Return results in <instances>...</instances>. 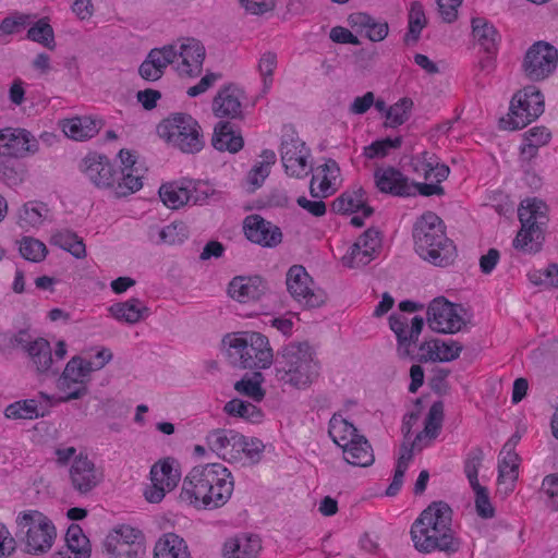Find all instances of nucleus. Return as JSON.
<instances>
[{"mask_svg":"<svg viewBox=\"0 0 558 558\" xmlns=\"http://www.w3.org/2000/svg\"><path fill=\"white\" fill-rule=\"evenodd\" d=\"M104 549L109 558H144L146 555L145 542L134 539L125 544V542L119 543V539L106 537Z\"/></svg>","mask_w":558,"mask_h":558,"instance_id":"39","label":"nucleus"},{"mask_svg":"<svg viewBox=\"0 0 558 558\" xmlns=\"http://www.w3.org/2000/svg\"><path fill=\"white\" fill-rule=\"evenodd\" d=\"M173 458H165L156 462L150 469L151 485L146 487L144 496L148 502H160L167 492H171L179 483L181 473L174 468Z\"/></svg>","mask_w":558,"mask_h":558,"instance_id":"15","label":"nucleus"},{"mask_svg":"<svg viewBox=\"0 0 558 558\" xmlns=\"http://www.w3.org/2000/svg\"><path fill=\"white\" fill-rule=\"evenodd\" d=\"M427 25V20L423 5L418 1H414L411 4L408 15V32L404 35L403 41L405 45H415L420 37L423 28Z\"/></svg>","mask_w":558,"mask_h":558,"instance_id":"42","label":"nucleus"},{"mask_svg":"<svg viewBox=\"0 0 558 558\" xmlns=\"http://www.w3.org/2000/svg\"><path fill=\"white\" fill-rule=\"evenodd\" d=\"M286 284L293 300L304 308H317L326 303L327 294L323 289L313 287V278L302 265H293L288 269Z\"/></svg>","mask_w":558,"mask_h":558,"instance_id":"9","label":"nucleus"},{"mask_svg":"<svg viewBox=\"0 0 558 558\" xmlns=\"http://www.w3.org/2000/svg\"><path fill=\"white\" fill-rule=\"evenodd\" d=\"M471 487L475 493V508L477 514L483 519L493 518L495 510L490 504L487 488L481 484H478V486Z\"/></svg>","mask_w":558,"mask_h":558,"instance_id":"60","label":"nucleus"},{"mask_svg":"<svg viewBox=\"0 0 558 558\" xmlns=\"http://www.w3.org/2000/svg\"><path fill=\"white\" fill-rule=\"evenodd\" d=\"M225 412L230 416L243 418L250 423H260L264 417V413L257 405L241 400L232 399L225 404Z\"/></svg>","mask_w":558,"mask_h":558,"instance_id":"45","label":"nucleus"},{"mask_svg":"<svg viewBox=\"0 0 558 558\" xmlns=\"http://www.w3.org/2000/svg\"><path fill=\"white\" fill-rule=\"evenodd\" d=\"M547 213L548 206L537 197H527L521 201L518 208V217L521 225L539 226L541 229L547 228L549 220Z\"/></svg>","mask_w":558,"mask_h":558,"instance_id":"30","label":"nucleus"},{"mask_svg":"<svg viewBox=\"0 0 558 558\" xmlns=\"http://www.w3.org/2000/svg\"><path fill=\"white\" fill-rule=\"evenodd\" d=\"M109 313L118 322L134 325L149 316V308L138 298H131L124 302L112 304Z\"/></svg>","mask_w":558,"mask_h":558,"instance_id":"31","label":"nucleus"},{"mask_svg":"<svg viewBox=\"0 0 558 558\" xmlns=\"http://www.w3.org/2000/svg\"><path fill=\"white\" fill-rule=\"evenodd\" d=\"M472 33L487 54L496 53L500 36L492 23L484 17H473Z\"/></svg>","mask_w":558,"mask_h":558,"instance_id":"37","label":"nucleus"},{"mask_svg":"<svg viewBox=\"0 0 558 558\" xmlns=\"http://www.w3.org/2000/svg\"><path fill=\"white\" fill-rule=\"evenodd\" d=\"M31 23V16L27 14H15L3 19L0 23V31L3 34L11 35L20 32Z\"/></svg>","mask_w":558,"mask_h":558,"instance_id":"62","label":"nucleus"},{"mask_svg":"<svg viewBox=\"0 0 558 558\" xmlns=\"http://www.w3.org/2000/svg\"><path fill=\"white\" fill-rule=\"evenodd\" d=\"M134 172L135 171H125L120 173L119 180L117 181V195L125 196L142 189V178L138 174H134Z\"/></svg>","mask_w":558,"mask_h":558,"instance_id":"59","label":"nucleus"},{"mask_svg":"<svg viewBox=\"0 0 558 558\" xmlns=\"http://www.w3.org/2000/svg\"><path fill=\"white\" fill-rule=\"evenodd\" d=\"M10 344L24 351L37 374H57V371L52 369V349L47 339L41 337L33 339L27 329H21L12 335Z\"/></svg>","mask_w":558,"mask_h":558,"instance_id":"12","label":"nucleus"},{"mask_svg":"<svg viewBox=\"0 0 558 558\" xmlns=\"http://www.w3.org/2000/svg\"><path fill=\"white\" fill-rule=\"evenodd\" d=\"M484 459V451L481 447L472 448L464 461V473L471 486H478V469Z\"/></svg>","mask_w":558,"mask_h":558,"instance_id":"55","label":"nucleus"},{"mask_svg":"<svg viewBox=\"0 0 558 558\" xmlns=\"http://www.w3.org/2000/svg\"><path fill=\"white\" fill-rule=\"evenodd\" d=\"M94 372L92 361L84 360L75 355L65 365L64 371L58 378L57 386L59 390H65L75 386V390L57 399V402H69L71 400L81 399L87 395V384L90 374Z\"/></svg>","mask_w":558,"mask_h":558,"instance_id":"13","label":"nucleus"},{"mask_svg":"<svg viewBox=\"0 0 558 558\" xmlns=\"http://www.w3.org/2000/svg\"><path fill=\"white\" fill-rule=\"evenodd\" d=\"M444 420V403L442 401H435L425 418V426L423 432L418 433L415 439L410 444L412 447L417 446L424 437H428L429 439H435L439 430L441 428V423Z\"/></svg>","mask_w":558,"mask_h":558,"instance_id":"43","label":"nucleus"},{"mask_svg":"<svg viewBox=\"0 0 558 558\" xmlns=\"http://www.w3.org/2000/svg\"><path fill=\"white\" fill-rule=\"evenodd\" d=\"M318 374V361L308 342H290L277 352L275 360L277 381L296 389H304Z\"/></svg>","mask_w":558,"mask_h":558,"instance_id":"4","label":"nucleus"},{"mask_svg":"<svg viewBox=\"0 0 558 558\" xmlns=\"http://www.w3.org/2000/svg\"><path fill=\"white\" fill-rule=\"evenodd\" d=\"M545 231L546 229H541L539 226L521 225L520 230L512 241L513 248L526 255L539 253L545 242Z\"/></svg>","mask_w":558,"mask_h":558,"instance_id":"29","label":"nucleus"},{"mask_svg":"<svg viewBox=\"0 0 558 558\" xmlns=\"http://www.w3.org/2000/svg\"><path fill=\"white\" fill-rule=\"evenodd\" d=\"M331 209L343 215L362 210L364 217H369L374 213V209L366 205L365 191L362 187L342 193L332 202Z\"/></svg>","mask_w":558,"mask_h":558,"instance_id":"33","label":"nucleus"},{"mask_svg":"<svg viewBox=\"0 0 558 558\" xmlns=\"http://www.w3.org/2000/svg\"><path fill=\"white\" fill-rule=\"evenodd\" d=\"M376 187L386 194L393 196H413V189L409 179L393 167L377 168L374 172Z\"/></svg>","mask_w":558,"mask_h":558,"instance_id":"24","label":"nucleus"},{"mask_svg":"<svg viewBox=\"0 0 558 558\" xmlns=\"http://www.w3.org/2000/svg\"><path fill=\"white\" fill-rule=\"evenodd\" d=\"M415 171H422L425 180L442 182L450 173L447 165L441 163L439 158L429 151H423L418 157V163L415 166Z\"/></svg>","mask_w":558,"mask_h":558,"instance_id":"40","label":"nucleus"},{"mask_svg":"<svg viewBox=\"0 0 558 558\" xmlns=\"http://www.w3.org/2000/svg\"><path fill=\"white\" fill-rule=\"evenodd\" d=\"M452 513L445 501L429 504L411 526L414 548L423 554L440 551L450 556L458 553L462 543L452 529Z\"/></svg>","mask_w":558,"mask_h":558,"instance_id":"2","label":"nucleus"},{"mask_svg":"<svg viewBox=\"0 0 558 558\" xmlns=\"http://www.w3.org/2000/svg\"><path fill=\"white\" fill-rule=\"evenodd\" d=\"M280 155L286 173L291 177L303 178L312 170L308 163L311 150L294 131L282 135Z\"/></svg>","mask_w":558,"mask_h":558,"instance_id":"14","label":"nucleus"},{"mask_svg":"<svg viewBox=\"0 0 558 558\" xmlns=\"http://www.w3.org/2000/svg\"><path fill=\"white\" fill-rule=\"evenodd\" d=\"M38 141L25 129L0 130V156L22 158L38 151Z\"/></svg>","mask_w":558,"mask_h":558,"instance_id":"17","label":"nucleus"},{"mask_svg":"<svg viewBox=\"0 0 558 558\" xmlns=\"http://www.w3.org/2000/svg\"><path fill=\"white\" fill-rule=\"evenodd\" d=\"M81 170L99 189L113 186L120 177L118 168L105 155H87L82 160Z\"/></svg>","mask_w":558,"mask_h":558,"instance_id":"18","label":"nucleus"},{"mask_svg":"<svg viewBox=\"0 0 558 558\" xmlns=\"http://www.w3.org/2000/svg\"><path fill=\"white\" fill-rule=\"evenodd\" d=\"M243 228L246 239L263 247H275L282 241L280 228L259 215L247 216Z\"/></svg>","mask_w":558,"mask_h":558,"instance_id":"20","label":"nucleus"},{"mask_svg":"<svg viewBox=\"0 0 558 558\" xmlns=\"http://www.w3.org/2000/svg\"><path fill=\"white\" fill-rule=\"evenodd\" d=\"M20 253L26 260L39 263L48 254L46 245L32 236H24L20 242Z\"/></svg>","mask_w":558,"mask_h":558,"instance_id":"53","label":"nucleus"},{"mask_svg":"<svg viewBox=\"0 0 558 558\" xmlns=\"http://www.w3.org/2000/svg\"><path fill=\"white\" fill-rule=\"evenodd\" d=\"M558 50L549 43H534L525 52L522 60V71L531 82L548 78L557 69Z\"/></svg>","mask_w":558,"mask_h":558,"instance_id":"10","label":"nucleus"},{"mask_svg":"<svg viewBox=\"0 0 558 558\" xmlns=\"http://www.w3.org/2000/svg\"><path fill=\"white\" fill-rule=\"evenodd\" d=\"M159 196L162 203L171 209H178L182 207L192 198L190 190L180 186L177 183L161 185L159 189Z\"/></svg>","mask_w":558,"mask_h":558,"instance_id":"49","label":"nucleus"},{"mask_svg":"<svg viewBox=\"0 0 558 558\" xmlns=\"http://www.w3.org/2000/svg\"><path fill=\"white\" fill-rule=\"evenodd\" d=\"M171 47L175 50V70L181 76L196 77L202 73L206 50L198 39L180 38Z\"/></svg>","mask_w":558,"mask_h":558,"instance_id":"16","label":"nucleus"},{"mask_svg":"<svg viewBox=\"0 0 558 558\" xmlns=\"http://www.w3.org/2000/svg\"><path fill=\"white\" fill-rule=\"evenodd\" d=\"M230 364L242 369H265L274 363L268 338L257 331L228 333L223 337Z\"/></svg>","mask_w":558,"mask_h":558,"instance_id":"5","label":"nucleus"},{"mask_svg":"<svg viewBox=\"0 0 558 558\" xmlns=\"http://www.w3.org/2000/svg\"><path fill=\"white\" fill-rule=\"evenodd\" d=\"M264 378L260 372L253 373L252 376L245 375L241 380L234 384V389L243 396L251 398L255 402H260L265 397V390L262 388Z\"/></svg>","mask_w":558,"mask_h":558,"instance_id":"50","label":"nucleus"},{"mask_svg":"<svg viewBox=\"0 0 558 558\" xmlns=\"http://www.w3.org/2000/svg\"><path fill=\"white\" fill-rule=\"evenodd\" d=\"M244 92L233 83L222 86L213 99V112L217 118L242 119Z\"/></svg>","mask_w":558,"mask_h":558,"instance_id":"21","label":"nucleus"},{"mask_svg":"<svg viewBox=\"0 0 558 558\" xmlns=\"http://www.w3.org/2000/svg\"><path fill=\"white\" fill-rule=\"evenodd\" d=\"M150 61L159 69L165 72L169 64L177 65V54L174 48L170 45H166L161 48H154L148 52Z\"/></svg>","mask_w":558,"mask_h":558,"instance_id":"58","label":"nucleus"},{"mask_svg":"<svg viewBox=\"0 0 558 558\" xmlns=\"http://www.w3.org/2000/svg\"><path fill=\"white\" fill-rule=\"evenodd\" d=\"M148 236L157 244L178 245L189 238L187 226L182 221H174L161 229L150 228Z\"/></svg>","mask_w":558,"mask_h":558,"instance_id":"38","label":"nucleus"},{"mask_svg":"<svg viewBox=\"0 0 558 558\" xmlns=\"http://www.w3.org/2000/svg\"><path fill=\"white\" fill-rule=\"evenodd\" d=\"M414 248L417 255L437 267H448L457 257V247L446 235L445 225L433 211L424 213L413 227Z\"/></svg>","mask_w":558,"mask_h":558,"instance_id":"3","label":"nucleus"},{"mask_svg":"<svg viewBox=\"0 0 558 558\" xmlns=\"http://www.w3.org/2000/svg\"><path fill=\"white\" fill-rule=\"evenodd\" d=\"M104 126L101 119L92 117H74L62 121L63 133L74 141H87L99 133Z\"/></svg>","mask_w":558,"mask_h":558,"instance_id":"28","label":"nucleus"},{"mask_svg":"<svg viewBox=\"0 0 558 558\" xmlns=\"http://www.w3.org/2000/svg\"><path fill=\"white\" fill-rule=\"evenodd\" d=\"M468 311L461 304L449 302L444 296L434 299L427 308V324L439 333H456L466 325Z\"/></svg>","mask_w":558,"mask_h":558,"instance_id":"11","label":"nucleus"},{"mask_svg":"<svg viewBox=\"0 0 558 558\" xmlns=\"http://www.w3.org/2000/svg\"><path fill=\"white\" fill-rule=\"evenodd\" d=\"M158 135L184 154L199 153L205 140L199 123L187 113H172L157 126Z\"/></svg>","mask_w":558,"mask_h":558,"instance_id":"6","label":"nucleus"},{"mask_svg":"<svg viewBox=\"0 0 558 558\" xmlns=\"http://www.w3.org/2000/svg\"><path fill=\"white\" fill-rule=\"evenodd\" d=\"M542 490L548 496L550 506L554 510H558V475H546L542 483Z\"/></svg>","mask_w":558,"mask_h":558,"instance_id":"64","label":"nucleus"},{"mask_svg":"<svg viewBox=\"0 0 558 558\" xmlns=\"http://www.w3.org/2000/svg\"><path fill=\"white\" fill-rule=\"evenodd\" d=\"M154 558H192L185 541L174 533L163 534L156 543Z\"/></svg>","mask_w":558,"mask_h":558,"instance_id":"36","label":"nucleus"},{"mask_svg":"<svg viewBox=\"0 0 558 558\" xmlns=\"http://www.w3.org/2000/svg\"><path fill=\"white\" fill-rule=\"evenodd\" d=\"M277 66V56L274 52H265L259 62L258 71L264 77V87L269 88L272 83V74Z\"/></svg>","mask_w":558,"mask_h":558,"instance_id":"61","label":"nucleus"},{"mask_svg":"<svg viewBox=\"0 0 558 558\" xmlns=\"http://www.w3.org/2000/svg\"><path fill=\"white\" fill-rule=\"evenodd\" d=\"M37 399H23L9 404L4 410L7 418L11 420H35L44 417L49 413L52 405V397L40 391Z\"/></svg>","mask_w":558,"mask_h":558,"instance_id":"22","label":"nucleus"},{"mask_svg":"<svg viewBox=\"0 0 558 558\" xmlns=\"http://www.w3.org/2000/svg\"><path fill=\"white\" fill-rule=\"evenodd\" d=\"M66 548L75 558H89L90 547L89 539L84 535L78 524L72 523L65 533Z\"/></svg>","mask_w":558,"mask_h":558,"instance_id":"47","label":"nucleus"},{"mask_svg":"<svg viewBox=\"0 0 558 558\" xmlns=\"http://www.w3.org/2000/svg\"><path fill=\"white\" fill-rule=\"evenodd\" d=\"M262 549L260 539L256 535H240L226 541L223 558H257Z\"/></svg>","mask_w":558,"mask_h":558,"instance_id":"32","label":"nucleus"},{"mask_svg":"<svg viewBox=\"0 0 558 558\" xmlns=\"http://www.w3.org/2000/svg\"><path fill=\"white\" fill-rule=\"evenodd\" d=\"M348 23L356 32H364L373 43L383 41L389 34V25L386 21L377 20L364 12L350 14Z\"/></svg>","mask_w":558,"mask_h":558,"instance_id":"27","label":"nucleus"},{"mask_svg":"<svg viewBox=\"0 0 558 558\" xmlns=\"http://www.w3.org/2000/svg\"><path fill=\"white\" fill-rule=\"evenodd\" d=\"M413 108V100L409 97L399 99L396 104L389 107L387 111L386 128H398L405 123L411 114Z\"/></svg>","mask_w":558,"mask_h":558,"instance_id":"51","label":"nucleus"},{"mask_svg":"<svg viewBox=\"0 0 558 558\" xmlns=\"http://www.w3.org/2000/svg\"><path fill=\"white\" fill-rule=\"evenodd\" d=\"M343 458L354 466L366 468L374 463L375 457L368 440L360 435L354 440L343 444Z\"/></svg>","mask_w":558,"mask_h":558,"instance_id":"34","label":"nucleus"},{"mask_svg":"<svg viewBox=\"0 0 558 558\" xmlns=\"http://www.w3.org/2000/svg\"><path fill=\"white\" fill-rule=\"evenodd\" d=\"M544 96L535 86H526L514 94L507 118L499 120V128L517 131L525 128L544 112Z\"/></svg>","mask_w":558,"mask_h":558,"instance_id":"8","label":"nucleus"},{"mask_svg":"<svg viewBox=\"0 0 558 558\" xmlns=\"http://www.w3.org/2000/svg\"><path fill=\"white\" fill-rule=\"evenodd\" d=\"M240 440L241 434L230 429H214L206 437L209 449L228 462L239 461Z\"/></svg>","mask_w":558,"mask_h":558,"instance_id":"23","label":"nucleus"},{"mask_svg":"<svg viewBox=\"0 0 558 558\" xmlns=\"http://www.w3.org/2000/svg\"><path fill=\"white\" fill-rule=\"evenodd\" d=\"M520 457L515 451L501 449L498 460V482L511 485L518 480Z\"/></svg>","mask_w":558,"mask_h":558,"instance_id":"48","label":"nucleus"},{"mask_svg":"<svg viewBox=\"0 0 558 558\" xmlns=\"http://www.w3.org/2000/svg\"><path fill=\"white\" fill-rule=\"evenodd\" d=\"M50 244L69 252L77 259L86 257V246L83 239L69 229L54 232L50 238Z\"/></svg>","mask_w":558,"mask_h":558,"instance_id":"41","label":"nucleus"},{"mask_svg":"<svg viewBox=\"0 0 558 558\" xmlns=\"http://www.w3.org/2000/svg\"><path fill=\"white\" fill-rule=\"evenodd\" d=\"M374 257L371 251L363 250L360 244L353 243L341 260L343 266L348 268H357L368 265Z\"/></svg>","mask_w":558,"mask_h":558,"instance_id":"56","label":"nucleus"},{"mask_svg":"<svg viewBox=\"0 0 558 558\" xmlns=\"http://www.w3.org/2000/svg\"><path fill=\"white\" fill-rule=\"evenodd\" d=\"M234 482L231 472L221 463L194 466L183 480L180 499L206 510L225 506L231 498Z\"/></svg>","mask_w":558,"mask_h":558,"instance_id":"1","label":"nucleus"},{"mask_svg":"<svg viewBox=\"0 0 558 558\" xmlns=\"http://www.w3.org/2000/svg\"><path fill=\"white\" fill-rule=\"evenodd\" d=\"M241 447L239 448V461L242 459L244 454L251 463H258L262 459V454L265 450V445L258 438H246L241 435L240 440Z\"/></svg>","mask_w":558,"mask_h":558,"instance_id":"57","label":"nucleus"},{"mask_svg":"<svg viewBox=\"0 0 558 558\" xmlns=\"http://www.w3.org/2000/svg\"><path fill=\"white\" fill-rule=\"evenodd\" d=\"M402 145V137L396 138L386 137L378 140L364 147L363 155L367 159L384 158L391 149H398Z\"/></svg>","mask_w":558,"mask_h":558,"instance_id":"54","label":"nucleus"},{"mask_svg":"<svg viewBox=\"0 0 558 558\" xmlns=\"http://www.w3.org/2000/svg\"><path fill=\"white\" fill-rule=\"evenodd\" d=\"M16 537L25 544V551L31 555L47 553L56 538L52 522L37 510H28L16 518Z\"/></svg>","mask_w":558,"mask_h":558,"instance_id":"7","label":"nucleus"},{"mask_svg":"<svg viewBox=\"0 0 558 558\" xmlns=\"http://www.w3.org/2000/svg\"><path fill=\"white\" fill-rule=\"evenodd\" d=\"M328 434L333 442L341 448H343V444L352 441L360 436L355 426L338 414L331 416Z\"/></svg>","mask_w":558,"mask_h":558,"instance_id":"44","label":"nucleus"},{"mask_svg":"<svg viewBox=\"0 0 558 558\" xmlns=\"http://www.w3.org/2000/svg\"><path fill=\"white\" fill-rule=\"evenodd\" d=\"M27 38L29 40L41 44L48 49H53L56 46L53 28L45 19L37 21L27 31Z\"/></svg>","mask_w":558,"mask_h":558,"instance_id":"52","label":"nucleus"},{"mask_svg":"<svg viewBox=\"0 0 558 558\" xmlns=\"http://www.w3.org/2000/svg\"><path fill=\"white\" fill-rule=\"evenodd\" d=\"M211 145L220 151L238 153L244 145L243 137L235 133L231 123L220 121L214 129Z\"/></svg>","mask_w":558,"mask_h":558,"instance_id":"35","label":"nucleus"},{"mask_svg":"<svg viewBox=\"0 0 558 558\" xmlns=\"http://www.w3.org/2000/svg\"><path fill=\"white\" fill-rule=\"evenodd\" d=\"M413 448L414 447H412L411 445L405 444V442L401 445L400 456L397 460V465H396L392 482L386 489L387 496L392 497V496H396L400 492V489L403 485L404 474L408 470L409 463L413 459Z\"/></svg>","mask_w":558,"mask_h":558,"instance_id":"46","label":"nucleus"},{"mask_svg":"<svg viewBox=\"0 0 558 558\" xmlns=\"http://www.w3.org/2000/svg\"><path fill=\"white\" fill-rule=\"evenodd\" d=\"M267 290V282L259 276L235 277L228 286L229 295L240 303L258 301Z\"/></svg>","mask_w":558,"mask_h":558,"instance_id":"25","label":"nucleus"},{"mask_svg":"<svg viewBox=\"0 0 558 558\" xmlns=\"http://www.w3.org/2000/svg\"><path fill=\"white\" fill-rule=\"evenodd\" d=\"M463 345L454 340L438 339L439 362H450L460 356Z\"/></svg>","mask_w":558,"mask_h":558,"instance_id":"63","label":"nucleus"},{"mask_svg":"<svg viewBox=\"0 0 558 558\" xmlns=\"http://www.w3.org/2000/svg\"><path fill=\"white\" fill-rule=\"evenodd\" d=\"M70 476L73 487L82 494L92 490L101 480V474L86 456H78L74 459L70 469Z\"/></svg>","mask_w":558,"mask_h":558,"instance_id":"26","label":"nucleus"},{"mask_svg":"<svg viewBox=\"0 0 558 558\" xmlns=\"http://www.w3.org/2000/svg\"><path fill=\"white\" fill-rule=\"evenodd\" d=\"M390 329L395 332L398 342V353L401 357L410 355V347L417 342L418 337L424 327V319L415 316L411 320L409 328V319L404 315L392 314L389 317Z\"/></svg>","mask_w":558,"mask_h":558,"instance_id":"19","label":"nucleus"}]
</instances>
